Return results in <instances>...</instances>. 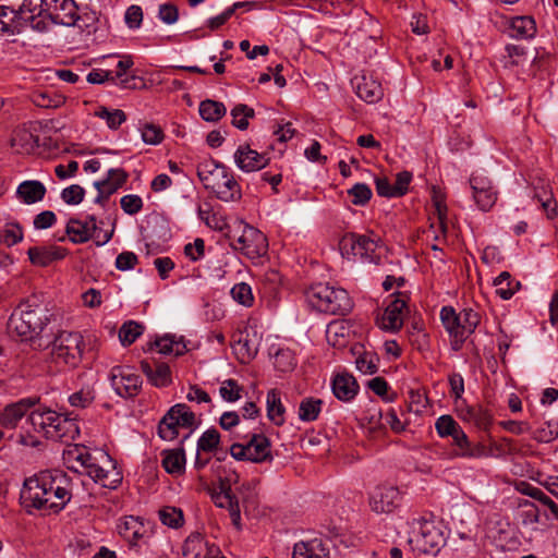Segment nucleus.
Here are the masks:
<instances>
[{
    "instance_id": "nucleus-1",
    "label": "nucleus",
    "mask_w": 558,
    "mask_h": 558,
    "mask_svg": "<svg viewBox=\"0 0 558 558\" xmlns=\"http://www.w3.org/2000/svg\"><path fill=\"white\" fill-rule=\"evenodd\" d=\"M72 478L65 472L41 471L24 481L20 501L28 514L35 510L59 513L72 499Z\"/></svg>"
},
{
    "instance_id": "nucleus-2",
    "label": "nucleus",
    "mask_w": 558,
    "mask_h": 558,
    "mask_svg": "<svg viewBox=\"0 0 558 558\" xmlns=\"http://www.w3.org/2000/svg\"><path fill=\"white\" fill-rule=\"evenodd\" d=\"M48 323L49 317L44 306L25 302L11 314L8 330L22 341H27L39 336Z\"/></svg>"
},
{
    "instance_id": "nucleus-3",
    "label": "nucleus",
    "mask_w": 558,
    "mask_h": 558,
    "mask_svg": "<svg viewBox=\"0 0 558 558\" xmlns=\"http://www.w3.org/2000/svg\"><path fill=\"white\" fill-rule=\"evenodd\" d=\"M69 460L77 462L80 466L83 468L82 473L87 474L104 487L116 488L121 482L119 473H114L116 478L109 481V476L113 470H106L102 464H108L112 469L114 468L111 457L104 450L89 452L85 447H75L73 450L69 451Z\"/></svg>"
},
{
    "instance_id": "nucleus-4",
    "label": "nucleus",
    "mask_w": 558,
    "mask_h": 558,
    "mask_svg": "<svg viewBox=\"0 0 558 558\" xmlns=\"http://www.w3.org/2000/svg\"><path fill=\"white\" fill-rule=\"evenodd\" d=\"M306 298L313 308L325 314L344 316L353 307V302L344 289L328 283L312 286Z\"/></svg>"
},
{
    "instance_id": "nucleus-5",
    "label": "nucleus",
    "mask_w": 558,
    "mask_h": 558,
    "mask_svg": "<svg viewBox=\"0 0 558 558\" xmlns=\"http://www.w3.org/2000/svg\"><path fill=\"white\" fill-rule=\"evenodd\" d=\"M84 339L78 332L61 331L51 343V360L56 364L75 367L81 362Z\"/></svg>"
},
{
    "instance_id": "nucleus-6",
    "label": "nucleus",
    "mask_w": 558,
    "mask_h": 558,
    "mask_svg": "<svg viewBox=\"0 0 558 558\" xmlns=\"http://www.w3.org/2000/svg\"><path fill=\"white\" fill-rule=\"evenodd\" d=\"M417 530L412 532L409 543L413 550L426 555H436L446 544L440 526L424 519L417 520Z\"/></svg>"
},
{
    "instance_id": "nucleus-7",
    "label": "nucleus",
    "mask_w": 558,
    "mask_h": 558,
    "mask_svg": "<svg viewBox=\"0 0 558 558\" xmlns=\"http://www.w3.org/2000/svg\"><path fill=\"white\" fill-rule=\"evenodd\" d=\"M159 72H142L143 75H137L136 72H88L87 82L90 84H102L111 82L112 84L125 89H142L148 88L156 82L154 74Z\"/></svg>"
},
{
    "instance_id": "nucleus-8",
    "label": "nucleus",
    "mask_w": 558,
    "mask_h": 558,
    "mask_svg": "<svg viewBox=\"0 0 558 558\" xmlns=\"http://www.w3.org/2000/svg\"><path fill=\"white\" fill-rule=\"evenodd\" d=\"M230 454L239 461L262 463L271 460L270 441L262 434H253L246 444L234 442Z\"/></svg>"
},
{
    "instance_id": "nucleus-9",
    "label": "nucleus",
    "mask_w": 558,
    "mask_h": 558,
    "mask_svg": "<svg viewBox=\"0 0 558 558\" xmlns=\"http://www.w3.org/2000/svg\"><path fill=\"white\" fill-rule=\"evenodd\" d=\"M241 228V234L233 240L234 248L240 250L251 259L264 256L268 250L266 235L258 229L246 223L242 225Z\"/></svg>"
},
{
    "instance_id": "nucleus-10",
    "label": "nucleus",
    "mask_w": 558,
    "mask_h": 558,
    "mask_svg": "<svg viewBox=\"0 0 558 558\" xmlns=\"http://www.w3.org/2000/svg\"><path fill=\"white\" fill-rule=\"evenodd\" d=\"M110 383L116 393L122 398H133L142 388V378L128 366H114L110 372Z\"/></svg>"
},
{
    "instance_id": "nucleus-11",
    "label": "nucleus",
    "mask_w": 558,
    "mask_h": 558,
    "mask_svg": "<svg viewBox=\"0 0 558 558\" xmlns=\"http://www.w3.org/2000/svg\"><path fill=\"white\" fill-rule=\"evenodd\" d=\"M470 186L477 208L489 211L498 198V191L492 180L482 173H473L470 178Z\"/></svg>"
},
{
    "instance_id": "nucleus-12",
    "label": "nucleus",
    "mask_w": 558,
    "mask_h": 558,
    "mask_svg": "<svg viewBox=\"0 0 558 558\" xmlns=\"http://www.w3.org/2000/svg\"><path fill=\"white\" fill-rule=\"evenodd\" d=\"M48 0H24L16 10H12L13 21L21 20L28 22L29 25L38 31L46 28L43 19H46V9Z\"/></svg>"
},
{
    "instance_id": "nucleus-13",
    "label": "nucleus",
    "mask_w": 558,
    "mask_h": 558,
    "mask_svg": "<svg viewBox=\"0 0 558 558\" xmlns=\"http://www.w3.org/2000/svg\"><path fill=\"white\" fill-rule=\"evenodd\" d=\"M74 0H48L46 16L54 24L74 26L80 20Z\"/></svg>"
},
{
    "instance_id": "nucleus-14",
    "label": "nucleus",
    "mask_w": 558,
    "mask_h": 558,
    "mask_svg": "<svg viewBox=\"0 0 558 558\" xmlns=\"http://www.w3.org/2000/svg\"><path fill=\"white\" fill-rule=\"evenodd\" d=\"M351 84L357 97L368 104L379 101L384 95L381 84L374 77V72H361L351 78Z\"/></svg>"
},
{
    "instance_id": "nucleus-15",
    "label": "nucleus",
    "mask_w": 558,
    "mask_h": 558,
    "mask_svg": "<svg viewBox=\"0 0 558 558\" xmlns=\"http://www.w3.org/2000/svg\"><path fill=\"white\" fill-rule=\"evenodd\" d=\"M222 202H235L241 199L242 192L240 184L226 167V173H221L207 189Z\"/></svg>"
},
{
    "instance_id": "nucleus-16",
    "label": "nucleus",
    "mask_w": 558,
    "mask_h": 558,
    "mask_svg": "<svg viewBox=\"0 0 558 558\" xmlns=\"http://www.w3.org/2000/svg\"><path fill=\"white\" fill-rule=\"evenodd\" d=\"M400 493L393 486L375 488L369 498V506L377 513H389L399 505Z\"/></svg>"
},
{
    "instance_id": "nucleus-17",
    "label": "nucleus",
    "mask_w": 558,
    "mask_h": 558,
    "mask_svg": "<svg viewBox=\"0 0 558 558\" xmlns=\"http://www.w3.org/2000/svg\"><path fill=\"white\" fill-rule=\"evenodd\" d=\"M234 162L242 171L252 172L265 168L269 158L265 154L252 149L248 145H241L234 153Z\"/></svg>"
},
{
    "instance_id": "nucleus-18",
    "label": "nucleus",
    "mask_w": 558,
    "mask_h": 558,
    "mask_svg": "<svg viewBox=\"0 0 558 558\" xmlns=\"http://www.w3.org/2000/svg\"><path fill=\"white\" fill-rule=\"evenodd\" d=\"M39 401V398L31 397L8 404L0 411V426L15 428L25 413Z\"/></svg>"
},
{
    "instance_id": "nucleus-19",
    "label": "nucleus",
    "mask_w": 558,
    "mask_h": 558,
    "mask_svg": "<svg viewBox=\"0 0 558 558\" xmlns=\"http://www.w3.org/2000/svg\"><path fill=\"white\" fill-rule=\"evenodd\" d=\"M96 231L97 223L94 215L88 216V220L86 221L70 218L65 227V234L74 244L86 243L93 238L94 232Z\"/></svg>"
},
{
    "instance_id": "nucleus-20",
    "label": "nucleus",
    "mask_w": 558,
    "mask_h": 558,
    "mask_svg": "<svg viewBox=\"0 0 558 558\" xmlns=\"http://www.w3.org/2000/svg\"><path fill=\"white\" fill-rule=\"evenodd\" d=\"M68 250L57 245L32 246L27 251L29 262L38 267H47L54 262L63 259Z\"/></svg>"
},
{
    "instance_id": "nucleus-21",
    "label": "nucleus",
    "mask_w": 558,
    "mask_h": 558,
    "mask_svg": "<svg viewBox=\"0 0 558 558\" xmlns=\"http://www.w3.org/2000/svg\"><path fill=\"white\" fill-rule=\"evenodd\" d=\"M407 303L400 298L392 300L377 319L378 326L386 331H398L403 325L402 312Z\"/></svg>"
},
{
    "instance_id": "nucleus-22",
    "label": "nucleus",
    "mask_w": 558,
    "mask_h": 558,
    "mask_svg": "<svg viewBox=\"0 0 558 558\" xmlns=\"http://www.w3.org/2000/svg\"><path fill=\"white\" fill-rule=\"evenodd\" d=\"M440 319L444 327L452 338V349L456 351L460 350L463 344V331L461 330L460 326V320L462 317L456 313L453 307L444 306L440 311Z\"/></svg>"
},
{
    "instance_id": "nucleus-23",
    "label": "nucleus",
    "mask_w": 558,
    "mask_h": 558,
    "mask_svg": "<svg viewBox=\"0 0 558 558\" xmlns=\"http://www.w3.org/2000/svg\"><path fill=\"white\" fill-rule=\"evenodd\" d=\"M452 445L456 447L453 456L459 458H481L486 456L485 447L482 444H472L463 429L458 430L452 437Z\"/></svg>"
},
{
    "instance_id": "nucleus-24",
    "label": "nucleus",
    "mask_w": 558,
    "mask_h": 558,
    "mask_svg": "<svg viewBox=\"0 0 558 558\" xmlns=\"http://www.w3.org/2000/svg\"><path fill=\"white\" fill-rule=\"evenodd\" d=\"M75 421V417L58 413V418H56L52 429H48V439L60 441L74 439L75 435L78 434V426Z\"/></svg>"
},
{
    "instance_id": "nucleus-25",
    "label": "nucleus",
    "mask_w": 558,
    "mask_h": 558,
    "mask_svg": "<svg viewBox=\"0 0 558 558\" xmlns=\"http://www.w3.org/2000/svg\"><path fill=\"white\" fill-rule=\"evenodd\" d=\"M46 186L37 180H26L19 184L16 197L26 205H32L44 199Z\"/></svg>"
},
{
    "instance_id": "nucleus-26",
    "label": "nucleus",
    "mask_w": 558,
    "mask_h": 558,
    "mask_svg": "<svg viewBox=\"0 0 558 558\" xmlns=\"http://www.w3.org/2000/svg\"><path fill=\"white\" fill-rule=\"evenodd\" d=\"M359 391V384L350 374H338L332 380V392L341 401L352 400Z\"/></svg>"
},
{
    "instance_id": "nucleus-27",
    "label": "nucleus",
    "mask_w": 558,
    "mask_h": 558,
    "mask_svg": "<svg viewBox=\"0 0 558 558\" xmlns=\"http://www.w3.org/2000/svg\"><path fill=\"white\" fill-rule=\"evenodd\" d=\"M56 418H58L57 412L47 408L36 409L31 412L27 423L35 432L41 433L46 438H48V429H52Z\"/></svg>"
},
{
    "instance_id": "nucleus-28",
    "label": "nucleus",
    "mask_w": 558,
    "mask_h": 558,
    "mask_svg": "<svg viewBox=\"0 0 558 558\" xmlns=\"http://www.w3.org/2000/svg\"><path fill=\"white\" fill-rule=\"evenodd\" d=\"M361 242V255L360 260L366 263L378 264L379 255L376 254V250L381 245V238L376 235L374 231L368 234H360Z\"/></svg>"
},
{
    "instance_id": "nucleus-29",
    "label": "nucleus",
    "mask_w": 558,
    "mask_h": 558,
    "mask_svg": "<svg viewBox=\"0 0 558 558\" xmlns=\"http://www.w3.org/2000/svg\"><path fill=\"white\" fill-rule=\"evenodd\" d=\"M161 456V464L167 473L172 475H180L184 472L185 453L182 447L172 450H162Z\"/></svg>"
},
{
    "instance_id": "nucleus-30",
    "label": "nucleus",
    "mask_w": 558,
    "mask_h": 558,
    "mask_svg": "<svg viewBox=\"0 0 558 558\" xmlns=\"http://www.w3.org/2000/svg\"><path fill=\"white\" fill-rule=\"evenodd\" d=\"M292 558H329V554L320 541L313 539L295 544Z\"/></svg>"
},
{
    "instance_id": "nucleus-31",
    "label": "nucleus",
    "mask_w": 558,
    "mask_h": 558,
    "mask_svg": "<svg viewBox=\"0 0 558 558\" xmlns=\"http://www.w3.org/2000/svg\"><path fill=\"white\" fill-rule=\"evenodd\" d=\"M267 416L275 425L281 426L284 423L286 408L283 407L280 393L277 389L267 392Z\"/></svg>"
},
{
    "instance_id": "nucleus-32",
    "label": "nucleus",
    "mask_w": 558,
    "mask_h": 558,
    "mask_svg": "<svg viewBox=\"0 0 558 558\" xmlns=\"http://www.w3.org/2000/svg\"><path fill=\"white\" fill-rule=\"evenodd\" d=\"M221 173H226V166L214 159L203 161L197 166V177L206 190Z\"/></svg>"
},
{
    "instance_id": "nucleus-33",
    "label": "nucleus",
    "mask_w": 558,
    "mask_h": 558,
    "mask_svg": "<svg viewBox=\"0 0 558 558\" xmlns=\"http://www.w3.org/2000/svg\"><path fill=\"white\" fill-rule=\"evenodd\" d=\"M31 100L40 108H59L65 102V97L49 89H36L32 92Z\"/></svg>"
},
{
    "instance_id": "nucleus-34",
    "label": "nucleus",
    "mask_w": 558,
    "mask_h": 558,
    "mask_svg": "<svg viewBox=\"0 0 558 558\" xmlns=\"http://www.w3.org/2000/svg\"><path fill=\"white\" fill-rule=\"evenodd\" d=\"M494 286L496 288V294L502 300H509L513 294L521 288L520 281L512 279V276L508 271H502L498 277L494 279Z\"/></svg>"
},
{
    "instance_id": "nucleus-35",
    "label": "nucleus",
    "mask_w": 558,
    "mask_h": 558,
    "mask_svg": "<svg viewBox=\"0 0 558 558\" xmlns=\"http://www.w3.org/2000/svg\"><path fill=\"white\" fill-rule=\"evenodd\" d=\"M510 29L512 37L527 39L535 35L536 24L531 16H517L512 19Z\"/></svg>"
},
{
    "instance_id": "nucleus-36",
    "label": "nucleus",
    "mask_w": 558,
    "mask_h": 558,
    "mask_svg": "<svg viewBox=\"0 0 558 558\" xmlns=\"http://www.w3.org/2000/svg\"><path fill=\"white\" fill-rule=\"evenodd\" d=\"M232 350L236 360L242 364L250 363L257 354V349L251 343L247 335L242 333L232 342Z\"/></svg>"
},
{
    "instance_id": "nucleus-37",
    "label": "nucleus",
    "mask_w": 558,
    "mask_h": 558,
    "mask_svg": "<svg viewBox=\"0 0 558 558\" xmlns=\"http://www.w3.org/2000/svg\"><path fill=\"white\" fill-rule=\"evenodd\" d=\"M172 413L174 422L181 426V428H189L191 432L196 427V417L194 412L185 403H177L172 405L168 411Z\"/></svg>"
},
{
    "instance_id": "nucleus-38",
    "label": "nucleus",
    "mask_w": 558,
    "mask_h": 558,
    "mask_svg": "<svg viewBox=\"0 0 558 558\" xmlns=\"http://www.w3.org/2000/svg\"><path fill=\"white\" fill-rule=\"evenodd\" d=\"M323 400L314 397H306L301 400L299 405V418L302 422H314L322 412Z\"/></svg>"
},
{
    "instance_id": "nucleus-39",
    "label": "nucleus",
    "mask_w": 558,
    "mask_h": 558,
    "mask_svg": "<svg viewBox=\"0 0 558 558\" xmlns=\"http://www.w3.org/2000/svg\"><path fill=\"white\" fill-rule=\"evenodd\" d=\"M360 234L356 233H345L339 241L340 253L349 260L360 259Z\"/></svg>"
},
{
    "instance_id": "nucleus-40",
    "label": "nucleus",
    "mask_w": 558,
    "mask_h": 558,
    "mask_svg": "<svg viewBox=\"0 0 558 558\" xmlns=\"http://www.w3.org/2000/svg\"><path fill=\"white\" fill-rule=\"evenodd\" d=\"M199 116L207 122L219 121L227 112V109L222 102L206 99L199 104Z\"/></svg>"
},
{
    "instance_id": "nucleus-41",
    "label": "nucleus",
    "mask_w": 558,
    "mask_h": 558,
    "mask_svg": "<svg viewBox=\"0 0 558 558\" xmlns=\"http://www.w3.org/2000/svg\"><path fill=\"white\" fill-rule=\"evenodd\" d=\"M522 493L533 498L534 500L538 501L541 506H543L550 512L553 519L558 520V505L549 496H547L541 488L527 484L522 489Z\"/></svg>"
},
{
    "instance_id": "nucleus-42",
    "label": "nucleus",
    "mask_w": 558,
    "mask_h": 558,
    "mask_svg": "<svg viewBox=\"0 0 558 558\" xmlns=\"http://www.w3.org/2000/svg\"><path fill=\"white\" fill-rule=\"evenodd\" d=\"M94 116L106 121L110 130H118L126 121V114L121 109H109L100 106L94 112Z\"/></svg>"
},
{
    "instance_id": "nucleus-43",
    "label": "nucleus",
    "mask_w": 558,
    "mask_h": 558,
    "mask_svg": "<svg viewBox=\"0 0 558 558\" xmlns=\"http://www.w3.org/2000/svg\"><path fill=\"white\" fill-rule=\"evenodd\" d=\"M231 117H232V121H231L232 125L241 131H244L248 128V119H252L255 117V111L253 108L248 107L247 105L238 104L231 110Z\"/></svg>"
},
{
    "instance_id": "nucleus-44",
    "label": "nucleus",
    "mask_w": 558,
    "mask_h": 558,
    "mask_svg": "<svg viewBox=\"0 0 558 558\" xmlns=\"http://www.w3.org/2000/svg\"><path fill=\"white\" fill-rule=\"evenodd\" d=\"M144 326L134 322H125L119 330V339L121 343L126 347L131 345L143 333Z\"/></svg>"
},
{
    "instance_id": "nucleus-45",
    "label": "nucleus",
    "mask_w": 558,
    "mask_h": 558,
    "mask_svg": "<svg viewBox=\"0 0 558 558\" xmlns=\"http://www.w3.org/2000/svg\"><path fill=\"white\" fill-rule=\"evenodd\" d=\"M180 428L181 426L172 418V413L167 412L158 424V435L161 439L171 441L179 436Z\"/></svg>"
},
{
    "instance_id": "nucleus-46",
    "label": "nucleus",
    "mask_w": 558,
    "mask_h": 558,
    "mask_svg": "<svg viewBox=\"0 0 558 558\" xmlns=\"http://www.w3.org/2000/svg\"><path fill=\"white\" fill-rule=\"evenodd\" d=\"M296 365L293 352L290 349H278L274 355V366L277 371L291 372Z\"/></svg>"
},
{
    "instance_id": "nucleus-47",
    "label": "nucleus",
    "mask_w": 558,
    "mask_h": 558,
    "mask_svg": "<svg viewBox=\"0 0 558 558\" xmlns=\"http://www.w3.org/2000/svg\"><path fill=\"white\" fill-rule=\"evenodd\" d=\"M435 429L439 437H452L462 429L458 422L451 415H441L435 422Z\"/></svg>"
},
{
    "instance_id": "nucleus-48",
    "label": "nucleus",
    "mask_w": 558,
    "mask_h": 558,
    "mask_svg": "<svg viewBox=\"0 0 558 558\" xmlns=\"http://www.w3.org/2000/svg\"><path fill=\"white\" fill-rule=\"evenodd\" d=\"M379 357L373 352H363L356 360V368L363 374L373 375L378 371Z\"/></svg>"
},
{
    "instance_id": "nucleus-49",
    "label": "nucleus",
    "mask_w": 558,
    "mask_h": 558,
    "mask_svg": "<svg viewBox=\"0 0 558 558\" xmlns=\"http://www.w3.org/2000/svg\"><path fill=\"white\" fill-rule=\"evenodd\" d=\"M459 316L462 317L460 320L461 330L463 331V342L465 339L474 332L477 325L480 324V315L472 308H464Z\"/></svg>"
},
{
    "instance_id": "nucleus-50",
    "label": "nucleus",
    "mask_w": 558,
    "mask_h": 558,
    "mask_svg": "<svg viewBox=\"0 0 558 558\" xmlns=\"http://www.w3.org/2000/svg\"><path fill=\"white\" fill-rule=\"evenodd\" d=\"M351 203L355 206H365L372 198L373 192L365 183H356L348 190Z\"/></svg>"
},
{
    "instance_id": "nucleus-51",
    "label": "nucleus",
    "mask_w": 558,
    "mask_h": 558,
    "mask_svg": "<svg viewBox=\"0 0 558 558\" xmlns=\"http://www.w3.org/2000/svg\"><path fill=\"white\" fill-rule=\"evenodd\" d=\"M220 434L216 428H209L203 433L197 441V451L213 452L218 448Z\"/></svg>"
},
{
    "instance_id": "nucleus-52",
    "label": "nucleus",
    "mask_w": 558,
    "mask_h": 558,
    "mask_svg": "<svg viewBox=\"0 0 558 558\" xmlns=\"http://www.w3.org/2000/svg\"><path fill=\"white\" fill-rule=\"evenodd\" d=\"M234 301L239 304L250 307L253 305L254 296L252 293V289L250 284L245 282H240L234 284V287L230 291Z\"/></svg>"
},
{
    "instance_id": "nucleus-53",
    "label": "nucleus",
    "mask_w": 558,
    "mask_h": 558,
    "mask_svg": "<svg viewBox=\"0 0 558 558\" xmlns=\"http://www.w3.org/2000/svg\"><path fill=\"white\" fill-rule=\"evenodd\" d=\"M155 387L162 388L171 384V371L166 363H157L153 376L149 379Z\"/></svg>"
},
{
    "instance_id": "nucleus-54",
    "label": "nucleus",
    "mask_w": 558,
    "mask_h": 558,
    "mask_svg": "<svg viewBox=\"0 0 558 558\" xmlns=\"http://www.w3.org/2000/svg\"><path fill=\"white\" fill-rule=\"evenodd\" d=\"M142 140L145 144L157 145L163 140V132L160 126L154 123H145L140 128Z\"/></svg>"
},
{
    "instance_id": "nucleus-55",
    "label": "nucleus",
    "mask_w": 558,
    "mask_h": 558,
    "mask_svg": "<svg viewBox=\"0 0 558 558\" xmlns=\"http://www.w3.org/2000/svg\"><path fill=\"white\" fill-rule=\"evenodd\" d=\"M243 388L234 379L225 380L220 388L219 393L225 401L235 402L241 398Z\"/></svg>"
},
{
    "instance_id": "nucleus-56",
    "label": "nucleus",
    "mask_w": 558,
    "mask_h": 558,
    "mask_svg": "<svg viewBox=\"0 0 558 558\" xmlns=\"http://www.w3.org/2000/svg\"><path fill=\"white\" fill-rule=\"evenodd\" d=\"M160 521L172 529H178L183 524V513L175 508H165L159 511Z\"/></svg>"
},
{
    "instance_id": "nucleus-57",
    "label": "nucleus",
    "mask_w": 558,
    "mask_h": 558,
    "mask_svg": "<svg viewBox=\"0 0 558 558\" xmlns=\"http://www.w3.org/2000/svg\"><path fill=\"white\" fill-rule=\"evenodd\" d=\"M84 195L85 190L81 185L72 184L63 189L61 198L69 205H78L84 199Z\"/></svg>"
},
{
    "instance_id": "nucleus-58",
    "label": "nucleus",
    "mask_w": 558,
    "mask_h": 558,
    "mask_svg": "<svg viewBox=\"0 0 558 558\" xmlns=\"http://www.w3.org/2000/svg\"><path fill=\"white\" fill-rule=\"evenodd\" d=\"M558 438V421L547 422L545 427L538 428L534 434V439L539 442H550Z\"/></svg>"
},
{
    "instance_id": "nucleus-59",
    "label": "nucleus",
    "mask_w": 558,
    "mask_h": 558,
    "mask_svg": "<svg viewBox=\"0 0 558 558\" xmlns=\"http://www.w3.org/2000/svg\"><path fill=\"white\" fill-rule=\"evenodd\" d=\"M8 246H12L23 239V229L19 223H10L0 234Z\"/></svg>"
},
{
    "instance_id": "nucleus-60",
    "label": "nucleus",
    "mask_w": 558,
    "mask_h": 558,
    "mask_svg": "<svg viewBox=\"0 0 558 558\" xmlns=\"http://www.w3.org/2000/svg\"><path fill=\"white\" fill-rule=\"evenodd\" d=\"M123 211L128 215H135L142 210L143 201L138 195L128 194L120 199Z\"/></svg>"
},
{
    "instance_id": "nucleus-61",
    "label": "nucleus",
    "mask_w": 558,
    "mask_h": 558,
    "mask_svg": "<svg viewBox=\"0 0 558 558\" xmlns=\"http://www.w3.org/2000/svg\"><path fill=\"white\" fill-rule=\"evenodd\" d=\"M39 140L37 136H34L32 133L27 131H23L16 135L12 140V146L20 145L26 151L33 150L35 147L39 146Z\"/></svg>"
},
{
    "instance_id": "nucleus-62",
    "label": "nucleus",
    "mask_w": 558,
    "mask_h": 558,
    "mask_svg": "<svg viewBox=\"0 0 558 558\" xmlns=\"http://www.w3.org/2000/svg\"><path fill=\"white\" fill-rule=\"evenodd\" d=\"M106 66H114L116 70H129L134 65V61L131 56H104L101 58Z\"/></svg>"
},
{
    "instance_id": "nucleus-63",
    "label": "nucleus",
    "mask_w": 558,
    "mask_h": 558,
    "mask_svg": "<svg viewBox=\"0 0 558 558\" xmlns=\"http://www.w3.org/2000/svg\"><path fill=\"white\" fill-rule=\"evenodd\" d=\"M94 400V395L90 390L81 389L80 391H76L72 393L69 397V402L72 407L75 408H87Z\"/></svg>"
},
{
    "instance_id": "nucleus-64",
    "label": "nucleus",
    "mask_w": 558,
    "mask_h": 558,
    "mask_svg": "<svg viewBox=\"0 0 558 558\" xmlns=\"http://www.w3.org/2000/svg\"><path fill=\"white\" fill-rule=\"evenodd\" d=\"M205 253V241L201 238L194 240L193 243H187L184 246V254L191 260L196 262L204 256Z\"/></svg>"
}]
</instances>
